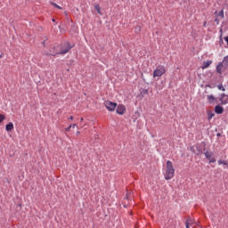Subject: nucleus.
<instances>
[{
    "mask_svg": "<svg viewBox=\"0 0 228 228\" xmlns=\"http://www.w3.org/2000/svg\"><path fill=\"white\" fill-rule=\"evenodd\" d=\"M217 17H220L221 19H224V10H221V11L217 13Z\"/></svg>",
    "mask_w": 228,
    "mask_h": 228,
    "instance_id": "a211bd4d",
    "label": "nucleus"
},
{
    "mask_svg": "<svg viewBox=\"0 0 228 228\" xmlns=\"http://www.w3.org/2000/svg\"><path fill=\"white\" fill-rule=\"evenodd\" d=\"M224 67V62H219L216 66L217 74H222V69Z\"/></svg>",
    "mask_w": 228,
    "mask_h": 228,
    "instance_id": "1a4fd4ad",
    "label": "nucleus"
},
{
    "mask_svg": "<svg viewBox=\"0 0 228 228\" xmlns=\"http://www.w3.org/2000/svg\"><path fill=\"white\" fill-rule=\"evenodd\" d=\"M142 31V28L140 27L135 28V33H140Z\"/></svg>",
    "mask_w": 228,
    "mask_h": 228,
    "instance_id": "5701e85b",
    "label": "nucleus"
},
{
    "mask_svg": "<svg viewBox=\"0 0 228 228\" xmlns=\"http://www.w3.org/2000/svg\"><path fill=\"white\" fill-rule=\"evenodd\" d=\"M105 107L109 111H113L117 108V102L107 101L105 102Z\"/></svg>",
    "mask_w": 228,
    "mask_h": 228,
    "instance_id": "20e7f679",
    "label": "nucleus"
},
{
    "mask_svg": "<svg viewBox=\"0 0 228 228\" xmlns=\"http://www.w3.org/2000/svg\"><path fill=\"white\" fill-rule=\"evenodd\" d=\"M215 22H216L217 24H219L220 20H218V18H216Z\"/></svg>",
    "mask_w": 228,
    "mask_h": 228,
    "instance_id": "a878e982",
    "label": "nucleus"
},
{
    "mask_svg": "<svg viewBox=\"0 0 228 228\" xmlns=\"http://www.w3.org/2000/svg\"><path fill=\"white\" fill-rule=\"evenodd\" d=\"M72 47H74V45H70V43H65L61 46L60 53H51V55L56 56V54H67V53H69Z\"/></svg>",
    "mask_w": 228,
    "mask_h": 228,
    "instance_id": "f03ea898",
    "label": "nucleus"
},
{
    "mask_svg": "<svg viewBox=\"0 0 228 228\" xmlns=\"http://www.w3.org/2000/svg\"><path fill=\"white\" fill-rule=\"evenodd\" d=\"M166 72L165 66H158L153 71V77H161Z\"/></svg>",
    "mask_w": 228,
    "mask_h": 228,
    "instance_id": "7ed1b4c3",
    "label": "nucleus"
},
{
    "mask_svg": "<svg viewBox=\"0 0 228 228\" xmlns=\"http://www.w3.org/2000/svg\"><path fill=\"white\" fill-rule=\"evenodd\" d=\"M69 120H74V117H73V116H70V117L69 118Z\"/></svg>",
    "mask_w": 228,
    "mask_h": 228,
    "instance_id": "bb28decb",
    "label": "nucleus"
},
{
    "mask_svg": "<svg viewBox=\"0 0 228 228\" xmlns=\"http://www.w3.org/2000/svg\"><path fill=\"white\" fill-rule=\"evenodd\" d=\"M51 4L52 6H54V8H57L58 10H61V6L58 5L56 3L52 2Z\"/></svg>",
    "mask_w": 228,
    "mask_h": 228,
    "instance_id": "dca6fc26",
    "label": "nucleus"
},
{
    "mask_svg": "<svg viewBox=\"0 0 228 228\" xmlns=\"http://www.w3.org/2000/svg\"><path fill=\"white\" fill-rule=\"evenodd\" d=\"M175 174V169H174V166L172 165V161L167 160V169H166V173H165V179L167 181H170V179H172L174 177Z\"/></svg>",
    "mask_w": 228,
    "mask_h": 228,
    "instance_id": "f257e3e1",
    "label": "nucleus"
},
{
    "mask_svg": "<svg viewBox=\"0 0 228 228\" xmlns=\"http://www.w3.org/2000/svg\"><path fill=\"white\" fill-rule=\"evenodd\" d=\"M191 151H192L194 154H197V156H200V154H202V150H200L198 146H192Z\"/></svg>",
    "mask_w": 228,
    "mask_h": 228,
    "instance_id": "0eeeda50",
    "label": "nucleus"
},
{
    "mask_svg": "<svg viewBox=\"0 0 228 228\" xmlns=\"http://www.w3.org/2000/svg\"><path fill=\"white\" fill-rule=\"evenodd\" d=\"M77 134H79V131L77 132Z\"/></svg>",
    "mask_w": 228,
    "mask_h": 228,
    "instance_id": "7c9ffc66",
    "label": "nucleus"
},
{
    "mask_svg": "<svg viewBox=\"0 0 228 228\" xmlns=\"http://www.w3.org/2000/svg\"><path fill=\"white\" fill-rule=\"evenodd\" d=\"M215 113H216V115H222V113H224V107L216 105L215 107Z\"/></svg>",
    "mask_w": 228,
    "mask_h": 228,
    "instance_id": "6e6552de",
    "label": "nucleus"
},
{
    "mask_svg": "<svg viewBox=\"0 0 228 228\" xmlns=\"http://www.w3.org/2000/svg\"><path fill=\"white\" fill-rule=\"evenodd\" d=\"M76 124L71 125V127L74 129L76 127Z\"/></svg>",
    "mask_w": 228,
    "mask_h": 228,
    "instance_id": "cd10ccee",
    "label": "nucleus"
},
{
    "mask_svg": "<svg viewBox=\"0 0 228 228\" xmlns=\"http://www.w3.org/2000/svg\"><path fill=\"white\" fill-rule=\"evenodd\" d=\"M71 128H72V125H70L69 127H67L66 131L69 133V131H70Z\"/></svg>",
    "mask_w": 228,
    "mask_h": 228,
    "instance_id": "393cba45",
    "label": "nucleus"
},
{
    "mask_svg": "<svg viewBox=\"0 0 228 228\" xmlns=\"http://www.w3.org/2000/svg\"><path fill=\"white\" fill-rule=\"evenodd\" d=\"M211 63H213V61H207L203 62L202 69H208V67H209V65H211Z\"/></svg>",
    "mask_w": 228,
    "mask_h": 228,
    "instance_id": "f8f14e48",
    "label": "nucleus"
},
{
    "mask_svg": "<svg viewBox=\"0 0 228 228\" xmlns=\"http://www.w3.org/2000/svg\"><path fill=\"white\" fill-rule=\"evenodd\" d=\"M208 101L209 104H213L216 101L215 96H213V94L208 95Z\"/></svg>",
    "mask_w": 228,
    "mask_h": 228,
    "instance_id": "9b49d317",
    "label": "nucleus"
},
{
    "mask_svg": "<svg viewBox=\"0 0 228 228\" xmlns=\"http://www.w3.org/2000/svg\"><path fill=\"white\" fill-rule=\"evenodd\" d=\"M190 225H191V220H187L186 223H185V227L186 228H190Z\"/></svg>",
    "mask_w": 228,
    "mask_h": 228,
    "instance_id": "6ab92c4d",
    "label": "nucleus"
},
{
    "mask_svg": "<svg viewBox=\"0 0 228 228\" xmlns=\"http://www.w3.org/2000/svg\"><path fill=\"white\" fill-rule=\"evenodd\" d=\"M209 159V163H215L216 161V159H215L214 158H210Z\"/></svg>",
    "mask_w": 228,
    "mask_h": 228,
    "instance_id": "b1692460",
    "label": "nucleus"
},
{
    "mask_svg": "<svg viewBox=\"0 0 228 228\" xmlns=\"http://www.w3.org/2000/svg\"><path fill=\"white\" fill-rule=\"evenodd\" d=\"M94 9L98 12L99 15H102V12H101V6H99V4H96Z\"/></svg>",
    "mask_w": 228,
    "mask_h": 228,
    "instance_id": "2eb2a0df",
    "label": "nucleus"
},
{
    "mask_svg": "<svg viewBox=\"0 0 228 228\" xmlns=\"http://www.w3.org/2000/svg\"><path fill=\"white\" fill-rule=\"evenodd\" d=\"M80 121L83 122V118H80Z\"/></svg>",
    "mask_w": 228,
    "mask_h": 228,
    "instance_id": "c756f323",
    "label": "nucleus"
},
{
    "mask_svg": "<svg viewBox=\"0 0 228 228\" xmlns=\"http://www.w3.org/2000/svg\"><path fill=\"white\" fill-rule=\"evenodd\" d=\"M219 101H221L222 104H228V95L224 93L221 94Z\"/></svg>",
    "mask_w": 228,
    "mask_h": 228,
    "instance_id": "423d86ee",
    "label": "nucleus"
},
{
    "mask_svg": "<svg viewBox=\"0 0 228 228\" xmlns=\"http://www.w3.org/2000/svg\"><path fill=\"white\" fill-rule=\"evenodd\" d=\"M223 63H225V65H228V56H225L224 58Z\"/></svg>",
    "mask_w": 228,
    "mask_h": 228,
    "instance_id": "4be33fe9",
    "label": "nucleus"
},
{
    "mask_svg": "<svg viewBox=\"0 0 228 228\" xmlns=\"http://www.w3.org/2000/svg\"><path fill=\"white\" fill-rule=\"evenodd\" d=\"M6 118V117L3 114H0V124Z\"/></svg>",
    "mask_w": 228,
    "mask_h": 228,
    "instance_id": "412c9836",
    "label": "nucleus"
},
{
    "mask_svg": "<svg viewBox=\"0 0 228 228\" xmlns=\"http://www.w3.org/2000/svg\"><path fill=\"white\" fill-rule=\"evenodd\" d=\"M205 157H206L207 159H211V158L213 157V152L206 151L205 152Z\"/></svg>",
    "mask_w": 228,
    "mask_h": 228,
    "instance_id": "ddd939ff",
    "label": "nucleus"
},
{
    "mask_svg": "<svg viewBox=\"0 0 228 228\" xmlns=\"http://www.w3.org/2000/svg\"><path fill=\"white\" fill-rule=\"evenodd\" d=\"M218 90H221V92H225V88L224 87V85H218L217 86Z\"/></svg>",
    "mask_w": 228,
    "mask_h": 228,
    "instance_id": "f3484780",
    "label": "nucleus"
},
{
    "mask_svg": "<svg viewBox=\"0 0 228 228\" xmlns=\"http://www.w3.org/2000/svg\"><path fill=\"white\" fill-rule=\"evenodd\" d=\"M218 165H225V166H227L228 163L225 160H218Z\"/></svg>",
    "mask_w": 228,
    "mask_h": 228,
    "instance_id": "aec40b11",
    "label": "nucleus"
},
{
    "mask_svg": "<svg viewBox=\"0 0 228 228\" xmlns=\"http://www.w3.org/2000/svg\"><path fill=\"white\" fill-rule=\"evenodd\" d=\"M5 131L10 132L13 131V123L10 122L5 126Z\"/></svg>",
    "mask_w": 228,
    "mask_h": 228,
    "instance_id": "9d476101",
    "label": "nucleus"
},
{
    "mask_svg": "<svg viewBox=\"0 0 228 228\" xmlns=\"http://www.w3.org/2000/svg\"><path fill=\"white\" fill-rule=\"evenodd\" d=\"M116 112L118 115H124L126 113V106L124 104H118Z\"/></svg>",
    "mask_w": 228,
    "mask_h": 228,
    "instance_id": "39448f33",
    "label": "nucleus"
},
{
    "mask_svg": "<svg viewBox=\"0 0 228 228\" xmlns=\"http://www.w3.org/2000/svg\"><path fill=\"white\" fill-rule=\"evenodd\" d=\"M215 117V113L213 111H208V120H211Z\"/></svg>",
    "mask_w": 228,
    "mask_h": 228,
    "instance_id": "4468645a",
    "label": "nucleus"
},
{
    "mask_svg": "<svg viewBox=\"0 0 228 228\" xmlns=\"http://www.w3.org/2000/svg\"><path fill=\"white\" fill-rule=\"evenodd\" d=\"M206 24H207V22L205 21V22L203 23L204 28H206Z\"/></svg>",
    "mask_w": 228,
    "mask_h": 228,
    "instance_id": "c85d7f7f",
    "label": "nucleus"
}]
</instances>
